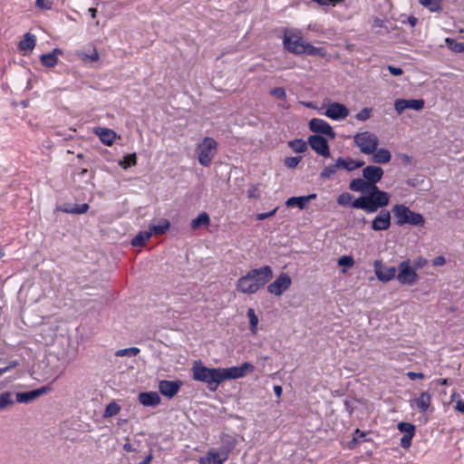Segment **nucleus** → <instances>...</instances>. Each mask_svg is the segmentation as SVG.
Returning a JSON list of instances; mask_svg holds the SVG:
<instances>
[{
	"mask_svg": "<svg viewBox=\"0 0 464 464\" xmlns=\"http://www.w3.org/2000/svg\"><path fill=\"white\" fill-rule=\"evenodd\" d=\"M274 276L269 266L249 270L245 276L239 277L236 284V289L243 294L253 295L265 286Z\"/></svg>",
	"mask_w": 464,
	"mask_h": 464,
	"instance_id": "1",
	"label": "nucleus"
},
{
	"mask_svg": "<svg viewBox=\"0 0 464 464\" xmlns=\"http://www.w3.org/2000/svg\"><path fill=\"white\" fill-rule=\"evenodd\" d=\"M367 195L354 199L352 203L353 208L362 209L366 213H375L378 209L389 205L390 195L388 192L381 190L377 183L368 182Z\"/></svg>",
	"mask_w": 464,
	"mask_h": 464,
	"instance_id": "2",
	"label": "nucleus"
},
{
	"mask_svg": "<svg viewBox=\"0 0 464 464\" xmlns=\"http://www.w3.org/2000/svg\"><path fill=\"white\" fill-rule=\"evenodd\" d=\"M193 379L207 384L210 392H216L222 381L221 368H208L201 361H196L192 367Z\"/></svg>",
	"mask_w": 464,
	"mask_h": 464,
	"instance_id": "3",
	"label": "nucleus"
},
{
	"mask_svg": "<svg viewBox=\"0 0 464 464\" xmlns=\"http://www.w3.org/2000/svg\"><path fill=\"white\" fill-rule=\"evenodd\" d=\"M392 212L395 224L399 227L404 225L422 227L425 224V218L420 213L411 210L404 204H395L392 208Z\"/></svg>",
	"mask_w": 464,
	"mask_h": 464,
	"instance_id": "4",
	"label": "nucleus"
},
{
	"mask_svg": "<svg viewBox=\"0 0 464 464\" xmlns=\"http://www.w3.org/2000/svg\"><path fill=\"white\" fill-rule=\"evenodd\" d=\"M218 151V142L210 137H205L196 148V154L200 165L208 167Z\"/></svg>",
	"mask_w": 464,
	"mask_h": 464,
	"instance_id": "5",
	"label": "nucleus"
},
{
	"mask_svg": "<svg viewBox=\"0 0 464 464\" xmlns=\"http://www.w3.org/2000/svg\"><path fill=\"white\" fill-rule=\"evenodd\" d=\"M354 144L363 154H372L378 147V137L370 131L358 132L353 136Z\"/></svg>",
	"mask_w": 464,
	"mask_h": 464,
	"instance_id": "6",
	"label": "nucleus"
},
{
	"mask_svg": "<svg viewBox=\"0 0 464 464\" xmlns=\"http://www.w3.org/2000/svg\"><path fill=\"white\" fill-rule=\"evenodd\" d=\"M397 280L401 285H413L419 280V276L411 266L410 259L403 260L398 266Z\"/></svg>",
	"mask_w": 464,
	"mask_h": 464,
	"instance_id": "7",
	"label": "nucleus"
},
{
	"mask_svg": "<svg viewBox=\"0 0 464 464\" xmlns=\"http://www.w3.org/2000/svg\"><path fill=\"white\" fill-rule=\"evenodd\" d=\"M223 442L227 444L226 451L220 454L216 450H209L206 456L207 464H222L227 459L228 453L235 448L237 441L233 437L226 435L223 439Z\"/></svg>",
	"mask_w": 464,
	"mask_h": 464,
	"instance_id": "8",
	"label": "nucleus"
},
{
	"mask_svg": "<svg viewBox=\"0 0 464 464\" xmlns=\"http://www.w3.org/2000/svg\"><path fill=\"white\" fill-rule=\"evenodd\" d=\"M254 371L255 366L248 362H243L240 366L221 368L222 381L243 378L247 373H252Z\"/></svg>",
	"mask_w": 464,
	"mask_h": 464,
	"instance_id": "9",
	"label": "nucleus"
},
{
	"mask_svg": "<svg viewBox=\"0 0 464 464\" xmlns=\"http://www.w3.org/2000/svg\"><path fill=\"white\" fill-rule=\"evenodd\" d=\"M283 43L285 48L292 53L303 54L305 53L306 42L296 34H285Z\"/></svg>",
	"mask_w": 464,
	"mask_h": 464,
	"instance_id": "10",
	"label": "nucleus"
},
{
	"mask_svg": "<svg viewBox=\"0 0 464 464\" xmlns=\"http://www.w3.org/2000/svg\"><path fill=\"white\" fill-rule=\"evenodd\" d=\"M291 284V277L286 273H282L274 282L267 285V292L276 296H281L289 289Z\"/></svg>",
	"mask_w": 464,
	"mask_h": 464,
	"instance_id": "11",
	"label": "nucleus"
},
{
	"mask_svg": "<svg viewBox=\"0 0 464 464\" xmlns=\"http://www.w3.org/2000/svg\"><path fill=\"white\" fill-rule=\"evenodd\" d=\"M307 142L311 149L314 150L318 155L324 158H329L331 156L328 141L322 135H311L308 137Z\"/></svg>",
	"mask_w": 464,
	"mask_h": 464,
	"instance_id": "12",
	"label": "nucleus"
},
{
	"mask_svg": "<svg viewBox=\"0 0 464 464\" xmlns=\"http://www.w3.org/2000/svg\"><path fill=\"white\" fill-rule=\"evenodd\" d=\"M308 125L310 130L317 135L324 134L329 137L331 140H334L336 136L332 126L323 119L313 118L310 120Z\"/></svg>",
	"mask_w": 464,
	"mask_h": 464,
	"instance_id": "13",
	"label": "nucleus"
},
{
	"mask_svg": "<svg viewBox=\"0 0 464 464\" xmlns=\"http://www.w3.org/2000/svg\"><path fill=\"white\" fill-rule=\"evenodd\" d=\"M425 102L423 99H396L394 102V109L398 114H401L406 109L420 111L424 108Z\"/></svg>",
	"mask_w": 464,
	"mask_h": 464,
	"instance_id": "14",
	"label": "nucleus"
},
{
	"mask_svg": "<svg viewBox=\"0 0 464 464\" xmlns=\"http://www.w3.org/2000/svg\"><path fill=\"white\" fill-rule=\"evenodd\" d=\"M392 224L391 212L387 209H381L372 221L371 228L373 231H383L390 228Z\"/></svg>",
	"mask_w": 464,
	"mask_h": 464,
	"instance_id": "15",
	"label": "nucleus"
},
{
	"mask_svg": "<svg viewBox=\"0 0 464 464\" xmlns=\"http://www.w3.org/2000/svg\"><path fill=\"white\" fill-rule=\"evenodd\" d=\"M374 271L377 278L382 282H389L395 277L397 278L396 267L382 266L379 260L374 262Z\"/></svg>",
	"mask_w": 464,
	"mask_h": 464,
	"instance_id": "16",
	"label": "nucleus"
},
{
	"mask_svg": "<svg viewBox=\"0 0 464 464\" xmlns=\"http://www.w3.org/2000/svg\"><path fill=\"white\" fill-rule=\"evenodd\" d=\"M324 115L332 120L341 121L349 115V110L342 103L333 102L326 109Z\"/></svg>",
	"mask_w": 464,
	"mask_h": 464,
	"instance_id": "17",
	"label": "nucleus"
},
{
	"mask_svg": "<svg viewBox=\"0 0 464 464\" xmlns=\"http://www.w3.org/2000/svg\"><path fill=\"white\" fill-rule=\"evenodd\" d=\"M181 385V381L161 380L159 382V391L162 395L172 398L179 392Z\"/></svg>",
	"mask_w": 464,
	"mask_h": 464,
	"instance_id": "18",
	"label": "nucleus"
},
{
	"mask_svg": "<svg viewBox=\"0 0 464 464\" xmlns=\"http://www.w3.org/2000/svg\"><path fill=\"white\" fill-rule=\"evenodd\" d=\"M383 173V169L375 165H369L362 171L363 179L371 183H378L382 179Z\"/></svg>",
	"mask_w": 464,
	"mask_h": 464,
	"instance_id": "19",
	"label": "nucleus"
},
{
	"mask_svg": "<svg viewBox=\"0 0 464 464\" xmlns=\"http://www.w3.org/2000/svg\"><path fill=\"white\" fill-rule=\"evenodd\" d=\"M47 391H49V388L44 386L29 392H18L16 393V401L20 403H28L44 394Z\"/></svg>",
	"mask_w": 464,
	"mask_h": 464,
	"instance_id": "20",
	"label": "nucleus"
},
{
	"mask_svg": "<svg viewBox=\"0 0 464 464\" xmlns=\"http://www.w3.org/2000/svg\"><path fill=\"white\" fill-rule=\"evenodd\" d=\"M160 397L156 392H140L139 401L144 406L155 407L160 403Z\"/></svg>",
	"mask_w": 464,
	"mask_h": 464,
	"instance_id": "21",
	"label": "nucleus"
},
{
	"mask_svg": "<svg viewBox=\"0 0 464 464\" xmlns=\"http://www.w3.org/2000/svg\"><path fill=\"white\" fill-rule=\"evenodd\" d=\"M95 133L99 136L101 141L107 146L112 145L117 136L114 130L107 128H99Z\"/></svg>",
	"mask_w": 464,
	"mask_h": 464,
	"instance_id": "22",
	"label": "nucleus"
},
{
	"mask_svg": "<svg viewBox=\"0 0 464 464\" xmlns=\"http://www.w3.org/2000/svg\"><path fill=\"white\" fill-rule=\"evenodd\" d=\"M57 53H62V51L55 48L52 53L42 54L40 57L42 64L49 68L54 67L58 62Z\"/></svg>",
	"mask_w": 464,
	"mask_h": 464,
	"instance_id": "23",
	"label": "nucleus"
},
{
	"mask_svg": "<svg viewBox=\"0 0 464 464\" xmlns=\"http://www.w3.org/2000/svg\"><path fill=\"white\" fill-rule=\"evenodd\" d=\"M77 57L84 63H93L97 62L100 58L99 53L94 46H92L90 53H85L84 51H77Z\"/></svg>",
	"mask_w": 464,
	"mask_h": 464,
	"instance_id": "24",
	"label": "nucleus"
},
{
	"mask_svg": "<svg viewBox=\"0 0 464 464\" xmlns=\"http://www.w3.org/2000/svg\"><path fill=\"white\" fill-rule=\"evenodd\" d=\"M35 36L30 33H26L24 35V39L20 41L18 48L20 51H32L35 46Z\"/></svg>",
	"mask_w": 464,
	"mask_h": 464,
	"instance_id": "25",
	"label": "nucleus"
},
{
	"mask_svg": "<svg viewBox=\"0 0 464 464\" xmlns=\"http://www.w3.org/2000/svg\"><path fill=\"white\" fill-rule=\"evenodd\" d=\"M372 160L374 163L385 164L391 160L392 155L387 149H379L372 153Z\"/></svg>",
	"mask_w": 464,
	"mask_h": 464,
	"instance_id": "26",
	"label": "nucleus"
},
{
	"mask_svg": "<svg viewBox=\"0 0 464 464\" xmlns=\"http://www.w3.org/2000/svg\"><path fill=\"white\" fill-rule=\"evenodd\" d=\"M170 227V222L166 219L162 218L160 220L158 225H150L149 231L151 232L152 235H162L166 233Z\"/></svg>",
	"mask_w": 464,
	"mask_h": 464,
	"instance_id": "27",
	"label": "nucleus"
},
{
	"mask_svg": "<svg viewBox=\"0 0 464 464\" xmlns=\"http://www.w3.org/2000/svg\"><path fill=\"white\" fill-rule=\"evenodd\" d=\"M431 401L430 394L428 392H422L416 399V404L419 410L422 412L428 411Z\"/></svg>",
	"mask_w": 464,
	"mask_h": 464,
	"instance_id": "28",
	"label": "nucleus"
},
{
	"mask_svg": "<svg viewBox=\"0 0 464 464\" xmlns=\"http://www.w3.org/2000/svg\"><path fill=\"white\" fill-rule=\"evenodd\" d=\"M368 184L363 178H357L351 180L349 188L352 191L366 193Z\"/></svg>",
	"mask_w": 464,
	"mask_h": 464,
	"instance_id": "29",
	"label": "nucleus"
},
{
	"mask_svg": "<svg viewBox=\"0 0 464 464\" xmlns=\"http://www.w3.org/2000/svg\"><path fill=\"white\" fill-rule=\"evenodd\" d=\"M210 223L209 216L203 212L199 214L196 218L192 219L191 221V227L192 229H198L200 227H207Z\"/></svg>",
	"mask_w": 464,
	"mask_h": 464,
	"instance_id": "30",
	"label": "nucleus"
},
{
	"mask_svg": "<svg viewBox=\"0 0 464 464\" xmlns=\"http://www.w3.org/2000/svg\"><path fill=\"white\" fill-rule=\"evenodd\" d=\"M150 237L151 232L140 231L131 239V245L133 246H142Z\"/></svg>",
	"mask_w": 464,
	"mask_h": 464,
	"instance_id": "31",
	"label": "nucleus"
},
{
	"mask_svg": "<svg viewBox=\"0 0 464 464\" xmlns=\"http://www.w3.org/2000/svg\"><path fill=\"white\" fill-rule=\"evenodd\" d=\"M308 142L302 139H295L288 141V146L296 153H303L307 150Z\"/></svg>",
	"mask_w": 464,
	"mask_h": 464,
	"instance_id": "32",
	"label": "nucleus"
},
{
	"mask_svg": "<svg viewBox=\"0 0 464 464\" xmlns=\"http://www.w3.org/2000/svg\"><path fill=\"white\" fill-rule=\"evenodd\" d=\"M286 207L294 208L298 207L300 209H304L307 206L306 200L304 196L291 197L285 202Z\"/></svg>",
	"mask_w": 464,
	"mask_h": 464,
	"instance_id": "33",
	"label": "nucleus"
},
{
	"mask_svg": "<svg viewBox=\"0 0 464 464\" xmlns=\"http://www.w3.org/2000/svg\"><path fill=\"white\" fill-rule=\"evenodd\" d=\"M136 164H137L136 153L127 154L123 157L122 160H121L119 161V165L124 169H127L132 166H135Z\"/></svg>",
	"mask_w": 464,
	"mask_h": 464,
	"instance_id": "34",
	"label": "nucleus"
},
{
	"mask_svg": "<svg viewBox=\"0 0 464 464\" xmlns=\"http://www.w3.org/2000/svg\"><path fill=\"white\" fill-rule=\"evenodd\" d=\"M337 169H339V165L336 160L334 164H330L324 168L320 173V178L322 179H331L332 176L336 173Z\"/></svg>",
	"mask_w": 464,
	"mask_h": 464,
	"instance_id": "35",
	"label": "nucleus"
},
{
	"mask_svg": "<svg viewBox=\"0 0 464 464\" xmlns=\"http://www.w3.org/2000/svg\"><path fill=\"white\" fill-rule=\"evenodd\" d=\"M247 317L249 319L250 331L253 334H256L257 332L258 317L253 308H248Z\"/></svg>",
	"mask_w": 464,
	"mask_h": 464,
	"instance_id": "36",
	"label": "nucleus"
},
{
	"mask_svg": "<svg viewBox=\"0 0 464 464\" xmlns=\"http://www.w3.org/2000/svg\"><path fill=\"white\" fill-rule=\"evenodd\" d=\"M442 0H420V3L428 8L430 12H439L441 10Z\"/></svg>",
	"mask_w": 464,
	"mask_h": 464,
	"instance_id": "37",
	"label": "nucleus"
},
{
	"mask_svg": "<svg viewBox=\"0 0 464 464\" xmlns=\"http://www.w3.org/2000/svg\"><path fill=\"white\" fill-rule=\"evenodd\" d=\"M447 46L455 53H464V42H457L452 38H446Z\"/></svg>",
	"mask_w": 464,
	"mask_h": 464,
	"instance_id": "38",
	"label": "nucleus"
},
{
	"mask_svg": "<svg viewBox=\"0 0 464 464\" xmlns=\"http://www.w3.org/2000/svg\"><path fill=\"white\" fill-rule=\"evenodd\" d=\"M14 403L12 393L5 392L0 394V411L13 405Z\"/></svg>",
	"mask_w": 464,
	"mask_h": 464,
	"instance_id": "39",
	"label": "nucleus"
},
{
	"mask_svg": "<svg viewBox=\"0 0 464 464\" xmlns=\"http://www.w3.org/2000/svg\"><path fill=\"white\" fill-rule=\"evenodd\" d=\"M304 53L309 54V55L323 57L325 55V50L322 47H315V46L311 45L310 44L306 43Z\"/></svg>",
	"mask_w": 464,
	"mask_h": 464,
	"instance_id": "40",
	"label": "nucleus"
},
{
	"mask_svg": "<svg viewBox=\"0 0 464 464\" xmlns=\"http://www.w3.org/2000/svg\"><path fill=\"white\" fill-rule=\"evenodd\" d=\"M398 430L403 432L404 435L414 436L415 434V426L410 422H400L398 424Z\"/></svg>",
	"mask_w": 464,
	"mask_h": 464,
	"instance_id": "41",
	"label": "nucleus"
},
{
	"mask_svg": "<svg viewBox=\"0 0 464 464\" xmlns=\"http://www.w3.org/2000/svg\"><path fill=\"white\" fill-rule=\"evenodd\" d=\"M140 348L138 347H130V348H124L118 350L115 353V355L118 357H123V356H136L140 353Z\"/></svg>",
	"mask_w": 464,
	"mask_h": 464,
	"instance_id": "42",
	"label": "nucleus"
},
{
	"mask_svg": "<svg viewBox=\"0 0 464 464\" xmlns=\"http://www.w3.org/2000/svg\"><path fill=\"white\" fill-rule=\"evenodd\" d=\"M337 162H338V165H339V169H343L348 170V171L354 170L353 160L351 159V158H346V159L338 158L337 159Z\"/></svg>",
	"mask_w": 464,
	"mask_h": 464,
	"instance_id": "43",
	"label": "nucleus"
},
{
	"mask_svg": "<svg viewBox=\"0 0 464 464\" xmlns=\"http://www.w3.org/2000/svg\"><path fill=\"white\" fill-rule=\"evenodd\" d=\"M121 411V407L118 403L111 401L105 409L104 417H112L117 415Z\"/></svg>",
	"mask_w": 464,
	"mask_h": 464,
	"instance_id": "44",
	"label": "nucleus"
},
{
	"mask_svg": "<svg viewBox=\"0 0 464 464\" xmlns=\"http://www.w3.org/2000/svg\"><path fill=\"white\" fill-rule=\"evenodd\" d=\"M372 108H368V107H365L363 109H362L356 115H355V119L359 121H367L368 119H370L371 115H372Z\"/></svg>",
	"mask_w": 464,
	"mask_h": 464,
	"instance_id": "45",
	"label": "nucleus"
},
{
	"mask_svg": "<svg viewBox=\"0 0 464 464\" xmlns=\"http://www.w3.org/2000/svg\"><path fill=\"white\" fill-rule=\"evenodd\" d=\"M352 199H353V195H351L348 192H343L338 196L337 203L341 206H348V205L352 206V203H353Z\"/></svg>",
	"mask_w": 464,
	"mask_h": 464,
	"instance_id": "46",
	"label": "nucleus"
},
{
	"mask_svg": "<svg viewBox=\"0 0 464 464\" xmlns=\"http://www.w3.org/2000/svg\"><path fill=\"white\" fill-rule=\"evenodd\" d=\"M270 95L273 97L278 99V100H285L286 99V92L285 90L283 87H276L273 88L269 91Z\"/></svg>",
	"mask_w": 464,
	"mask_h": 464,
	"instance_id": "47",
	"label": "nucleus"
},
{
	"mask_svg": "<svg viewBox=\"0 0 464 464\" xmlns=\"http://www.w3.org/2000/svg\"><path fill=\"white\" fill-rule=\"evenodd\" d=\"M302 160L301 156L296 157H286L284 160L285 165L289 169L295 168Z\"/></svg>",
	"mask_w": 464,
	"mask_h": 464,
	"instance_id": "48",
	"label": "nucleus"
},
{
	"mask_svg": "<svg viewBox=\"0 0 464 464\" xmlns=\"http://www.w3.org/2000/svg\"><path fill=\"white\" fill-rule=\"evenodd\" d=\"M428 264V260L423 256H418L412 261V265H411V267L414 268V270L421 269L424 266H426Z\"/></svg>",
	"mask_w": 464,
	"mask_h": 464,
	"instance_id": "49",
	"label": "nucleus"
},
{
	"mask_svg": "<svg viewBox=\"0 0 464 464\" xmlns=\"http://www.w3.org/2000/svg\"><path fill=\"white\" fill-rule=\"evenodd\" d=\"M338 265L341 266L352 267L354 265V260L350 256H343L338 259Z\"/></svg>",
	"mask_w": 464,
	"mask_h": 464,
	"instance_id": "50",
	"label": "nucleus"
},
{
	"mask_svg": "<svg viewBox=\"0 0 464 464\" xmlns=\"http://www.w3.org/2000/svg\"><path fill=\"white\" fill-rule=\"evenodd\" d=\"M53 0H36L35 5L40 9L50 10L53 7Z\"/></svg>",
	"mask_w": 464,
	"mask_h": 464,
	"instance_id": "51",
	"label": "nucleus"
},
{
	"mask_svg": "<svg viewBox=\"0 0 464 464\" xmlns=\"http://www.w3.org/2000/svg\"><path fill=\"white\" fill-rule=\"evenodd\" d=\"M247 197L249 198H256V199L260 198V192H259V189H258V185H252L247 189Z\"/></svg>",
	"mask_w": 464,
	"mask_h": 464,
	"instance_id": "52",
	"label": "nucleus"
},
{
	"mask_svg": "<svg viewBox=\"0 0 464 464\" xmlns=\"http://www.w3.org/2000/svg\"><path fill=\"white\" fill-rule=\"evenodd\" d=\"M89 209V205L86 203L83 204H75L73 205V214H83L87 212Z\"/></svg>",
	"mask_w": 464,
	"mask_h": 464,
	"instance_id": "53",
	"label": "nucleus"
},
{
	"mask_svg": "<svg viewBox=\"0 0 464 464\" xmlns=\"http://www.w3.org/2000/svg\"><path fill=\"white\" fill-rule=\"evenodd\" d=\"M413 436H410V435H403L401 439V442H400V445L401 448L403 449H408L410 448V446L411 445V440H412Z\"/></svg>",
	"mask_w": 464,
	"mask_h": 464,
	"instance_id": "54",
	"label": "nucleus"
},
{
	"mask_svg": "<svg viewBox=\"0 0 464 464\" xmlns=\"http://www.w3.org/2000/svg\"><path fill=\"white\" fill-rule=\"evenodd\" d=\"M372 26L375 27V28H384L385 29V32H389V28L385 25V21L379 18V17H375L372 21Z\"/></svg>",
	"mask_w": 464,
	"mask_h": 464,
	"instance_id": "55",
	"label": "nucleus"
},
{
	"mask_svg": "<svg viewBox=\"0 0 464 464\" xmlns=\"http://www.w3.org/2000/svg\"><path fill=\"white\" fill-rule=\"evenodd\" d=\"M314 3H317L318 5L322 6H328L332 5L334 6L337 3L342 2L343 0H312Z\"/></svg>",
	"mask_w": 464,
	"mask_h": 464,
	"instance_id": "56",
	"label": "nucleus"
},
{
	"mask_svg": "<svg viewBox=\"0 0 464 464\" xmlns=\"http://www.w3.org/2000/svg\"><path fill=\"white\" fill-rule=\"evenodd\" d=\"M277 211V208H274L273 210L269 211V212H265V213H258L256 215V219L257 220H265L270 217H273Z\"/></svg>",
	"mask_w": 464,
	"mask_h": 464,
	"instance_id": "57",
	"label": "nucleus"
},
{
	"mask_svg": "<svg viewBox=\"0 0 464 464\" xmlns=\"http://www.w3.org/2000/svg\"><path fill=\"white\" fill-rule=\"evenodd\" d=\"M387 69L394 76H400L403 73L402 69L400 67H394L392 65H388Z\"/></svg>",
	"mask_w": 464,
	"mask_h": 464,
	"instance_id": "58",
	"label": "nucleus"
},
{
	"mask_svg": "<svg viewBox=\"0 0 464 464\" xmlns=\"http://www.w3.org/2000/svg\"><path fill=\"white\" fill-rule=\"evenodd\" d=\"M407 376L411 381H414L416 379H423L424 378V374L422 372H408Z\"/></svg>",
	"mask_w": 464,
	"mask_h": 464,
	"instance_id": "59",
	"label": "nucleus"
},
{
	"mask_svg": "<svg viewBox=\"0 0 464 464\" xmlns=\"http://www.w3.org/2000/svg\"><path fill=\"white\" fill-rule=\"evenodd\" d=\"M58 210L64 213L73 214V205L65 204L63 206L59 207Z\"/></svg>",
	"mask_w": 464,
	"mask_h": 464,
	"instance_id": "60",
	"label": "nucleus"
},
{
	"mask_svg": "<svg viewBox=\"0 0 464 464\" xmlns=\"http://www.w3.org/2000/svg\"><path fill=\"white\" fill-rule=\"evenodd\" d=\"M432 263L436 266H443L446 263V259L443 256H438L433 259Z\"/></svg>",
	"mask_w": 464,
	"mask_h": 464,
	"instance_id": "61",
	"label": "nucleus"
},
{
	"mask_svg": "<svg viewBox=\"0 0 464 464\" xmlns=\"http://www.w3.org/2000/svg\"><path fill=\"white\" fill-rule=\"evenodd\" d=\"M153 459L152 450H150L149 454L139 463V464H150Z\"/></svg>",
	"mask_w": 464,
	"mask_h": 464,
	"instance_id": "62",
	"label": "nucleus"
},
{
	"mask_svg": "<svg viewBox=\"0 0 464 464\" xmlns=\"http://www.w3.org/2000/svg\"><path fill=\"white\" fill-rule=\"evenodd\" d=\"M365 436V433L363 431H361L359 429L355 430V436L353 439V441L355 443L358 442L359 438L362 439Z\"/></svg>",
	"mask_w": 464,
	"mask_h": 464,
	"instance_id": "63",
	"label": "nucleus"
},
{
	"mask_svg": "<svg viewBox=\"0 0 464 464\" xmlns=\"http://www.w3.org/2000/svg\"><path fill=\"white\" fill-rule=\"evenodd\" d=\"M455 409H456L458 411H460V412L464 413V401H462V400H459V401L456 402Z\"/></svg>",
	"mask_w": 464,
	"mask_h": 464,
	"instance_id": "64",
	"label": "nucleus"
}]
</instances>
